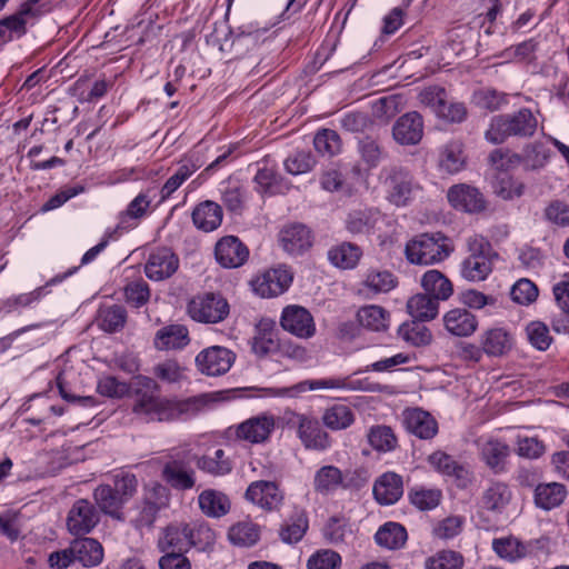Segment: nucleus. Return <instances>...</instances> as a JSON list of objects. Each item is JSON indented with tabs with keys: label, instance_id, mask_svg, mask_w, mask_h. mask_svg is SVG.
<instances>
[{
	"label": "nucleus",
	"instance_id": "f257e3e1",
	"mask_svg": "<svg viewBox=\"0 0 569 569\" xmlns=\"http://www.w3.org/2000/svg\"><path fill=\"white\" fill-rule=\"evenodd\" d=\"M154 379L138 376L134 381V402L132 412L146 422L172 421L187 413H194L209 403L208 395L191 397L183 401L161 398Z\"/></svg>",
	"mask_w": 569,
	"mask_h": 569
},
{
	"label": "nucleus",
	"instance_id": "f03ea898",
	"mask_svg": "<svg viewBox=\"0 0 569 569\" xmlns=\"http://www.w3.org/2000/svg\"><path fill=\"white\" fill-rule=\"evenodd\" d=\"M537 126L538 121L533 113L529 109L522 108L513 113L493 116L485 132V138L492 144H501L510 137H532Z\"/></svg>",
	"mask_w": 569,
	"mask_h": 569
},
{
	"label": "nucleus",
	"instance_id": "7ed1b4c3",
	"mask_svg": "<svg viewBox=\"0 0 569 569\" xmlns=\"http://www.w3.org/2000/svg\"><path fill=\"white\" fill-rule=\"evenodd\" d=\"M452 251L449 239L440 232L422 233L406 246V257L415 264H433L442 261Z\"/></svg>",
	"mask_w": 569,
	"mask_h": 569
},
{
	"label": "nucleus",
	"instance_id": "20e7f679",
	"mask_svg": "<svg viewBox=\"0 0 569 569\" xmlns=\"http://www.w3.org/2000/svg\"><path fill=\"white\" fill-rule=\"evenodd\" d=\"M468 257L461 262V277L468 281H482L492 271V249L482 236L473 234L467 239Z\"/></svg>",
	"mask_w": 569,
	"mask_h": 569
},
{
	"label": "nucleus",
	"instance_id": "39448f33",
	"mask_svg": "<svg viewBox=\"0 0 569 569\" xmlns=\"http://www.w3.org/2000/svg\"><path fill=\"white\" fill-rule=\"evenodd\" d=\"M381 174L385 176L387 200L396 207L408 206L416 188L411 173L402 167L391 166L385 168Z\"/></svg>",
	"mask_w": 569,
	"mask_h": 569
},
{
	"label": "nucleus",
	"instance_id": "423d86ee",
	"mask_svg": "<svg viewBox=\"0 0 569 569\" xmlns=\"http://www.w3.org/2000/svg\"><path fill=\"white\" fill-rule=\"evenodd\" d=\"M188 313L199 322L217 323L229 315V303L219 293L198 295L190 300Z\"/></svg>",
	"mask_w": 569,
	"mask_h": 569
},
{
	"label": "nucleus",
	"instance_id": "0eeeda50",
	"mask_svg": "<svg viewBox=\"0 0 569 569\" xmlns=\"http://www.w3.org/2000/svg\"><path fill=\"white\" fill-rule=\"evenodd\" d=\"M244 499L264 511H278L284 502V491L276 481L257 480L248 486Z\"/></svg>",
	"mask_w": 569,
	"mask_h": 569
},
{
	"label": "nucleus",
	"instance_id": "6e6552de",
	"mask_svg": "<svg viewBox=\"0 0 569 569\" xmlns=\"http://www.w3.org/2000/svg\"><path fill=\"white\" fill-rule=\"evenodd\" d=\"M274 427L276 421L273 416L262 413L251 417L234 427H230L228 432L234 436L237 440L256 445L266 442L274 430Z\"/></svg>",
	"mask_w": 569,
	"mask_h": 569
},
{
	"label": "nucleus",
	"instance_id": "1a4fd4ad",
	"mask_svg": "<svg viewBox=\"0 0 569 569\" xmlns=\"http://www.w3.org/2000/svg\"><path fill=\"white\" fill-rule=\"evenodd\" d=\"M236 360L233 351L221 346H211L196 357L198 370L206 376L218 377L228 372Z\"/></svg>",
	"mask_w": 569,
	"mask_h": 569
},
{
	"label": "nucleus",
	"instance_id": "9d476101",
	"mask_svg": "<svg viewBox=\"0 0 569 569\" xmlns=\"http://www.w3.org/2000/svg\"><path fill=\"white\" fill-rule=\"evenodd\" d=\"M313 233L303 223H290L278 233V242L284 252L292 257H300L313 246Z\"/></svg>",
	"mask_w": 569,
	"mask_h": 569
},
{
	"label": "nucleus",
	"instance_id": "9b49d317",
	"mask_svg": "<svg viewBox=\"0 0 569 569\" xmlns=\"http://www.w3.org/2000/svg\"><path fill=\"white\" fill-rule=\"evenodd\" d=\"M447 199L452 209L465 213H479L487 209L483 194L473 186L458 183L447 191Z\"/></svg>",
	"mask_w": 569,
	"mask_h": 569
},
{
	"label": "nucleus",
	"instance_id": "f8f14e48",
	"mask_svg": "<svg viewBox=\"0 0 569 569\" xmlns=\"http://www.w3.org/2000/svg\"><path fill=\"white\" fill-rule=\"evenodd\" d=\"M100 515L87 499L77 500L68 512L67 528L73 536H83L99 523Z\"/></svg>",
	"mask_w": 569,
	"mask_h": 569
},
{
	"label": "nucleus",
	"instance_id": "ddd939ff",
	"mask_svg": "<svg viewBox=\"0 0 569 569\" xmlns=\"http://www.w3.org/2000/svg\"><path fill=\"white\" fill-rule=\"evenodd\" d=\"M291 282V272L286 268L279 267L257 276L251 281V286L253 291L261 298H271L282 295L290 287Z\"/></svg>",
	"mask_w": 569,
	"mask_h": 569
},
{
	"label": "nucleus",
	"instance_id": "4468645a",
	"mask_svg": "<svg viewBox=\"0 0 569 569\" xmlns=\"http://www.w3.org/2000/svg\"><path fill=\"white\" fill-rule=\"evenodd\" d=\"M515 345L512 332L506 327H490L479 336V346L488 357H503Z\"/></svg>",
	"mask_w": 569,
	"mask_h": 569
},
{
	"label": "nucleus",
	"instance_id": "2eb2a0df",
	"mask_svg": "<svg viewBox=\"0 0 569 569\" xmlns=\"http://www.w3.org/2000/svg\"><path fill=\"white\" fill-rule=\"evenodd\" d=\"M281 327L299 337L310 338L316 332V326L311 313L303 307L300 306H288L283 309L281 319Z\"/></svg>",
	"mask_w": 569,
	"mask_h": 569
},
{
	"label": "nucleus",
	"instance_id": "dca6fc26",
	"mask_svg": "<svg viewBox=\"0 0 569 569\" xmlns=\"http://www.w3.org/2000/svg\"><path fill=\"white\" fill-rule=\"evenodd\" d=\"M512 500L510 487L502 481H490L479 498V508L491 515H502Z\"/></svg>",
	"mask_w": 569,
	"mask_h": 569
},
{
	"label": "nucleus",
	"instance_id": "f3484780",
	"mask_svg": "<svg viewBox=\"0 0 569 569\" xmlns=\"http://www.w3.org/2000/svg\"><path fill=\"white\" fill-rule=\"evenodd\" d=\"M179 267L178 257L168 248H160L151 252L146 266V276L153 281L170 278Z\"/></svg>",
	"mask_w": 569,
	"mask_h": 569
},
{
	"label": "nucleus",
	"instance_id": "a211bd4d",
	"mask_svg": "<svg viewBox=\"0 0 569 569\" xmlns=\"http://www.w3.org/2000/svg\"><path fill=\"white\" fill-rule=\"evenodd\" d=\"M392 136L402 146L419 143L423 136L422 117L416 111L405 113L395 122Z\"/></svg>",
	"mask_w": 569,
	"mask_h": 569
},
{
	"label": "nucleus",
	"instance_id": "6ab92c4d",
	"mask_svg": "<svg viewBox=\"0 0 569 569\" xmlns=\"http://www.w3.org/2000/svg\"><path fill=\"white\" fill-rule=\"evenodd\" d=\"M481 460L495 473L505 469L506 460L509 457L510 448L503 441L487 437L479 438L476 442Z\"/></svg>",
	"mask_w": 569,
	"mask_h": 569
},
{
	"label": "nucleus",
	"instance_id": "aec40b11",
	"mask_svg": "<svg viewBox=\"0 0 569 569\" xmlns=\"http://www.w3.org/2000/svg\"><path fill=\"white\" fill-rule=\"evenodd\" d=\"M214 254L222 267L238 268L247 261L249 250L237 237L228 236L217 242Z\"/></svg>",
	"mask_w": 569,
	"mask_h": 569
},
{
	"label": "nucleus",
	"instance_id": "412c9836",
	"mask_svg": "<svg viewBox=\"0 0 569 569\" xmlns=\"http://www.w3.org/2000/svg\"><path fill=\"white\" fill-rule=\"evenodd\" d=\"M298 419V437L307 449L326 450L330 447V438L322 430L319 421L303 415L297 416Z\"/></svg>",
	"mask_w": 569,
	"mask_h": 569
},
{
	"label": "nucleus",
	"instance_id": "4be33fe9",
	"mask_svg": "<svg viewBox=\"0 0 569 569\" xmlns=\"http://www.w3.org/2000/svg\"><path fill=\"white\" fill-rule=\"evenodd\" d=\"M162 478L177 490H189L196 485V471L183 460L173 459L166 462Z\"/></svg>",
	"mask_w": 569,
	"mask_h": 569
},
{
	"label": "nucleus",
	"instance_id": "5701e85b",
	"mask_svg": "<svg viewBox=\"0 0 569 569\" xmlns=\"http://www.w3.org/2000/svg\"><path fill=\"white\" fill-rule=\"evenodd\" d=\"M446 330L455 337H470L478 328L477 317L465 308H455L443 316Z\"/></svg>",
	"mask_w": 569,
	"mask_h": 569
},
{
	"label": "nucleus",
	"instance_id": "b1692460",
	"mask_svg": "<svg viewBox=\"0 0 569 569\" xmlns=\"http://www.w3.org/2000/svg\"><path fill=\"white\" fill-rule=\"evenodd\" d=\"M402 493V478L395 472H386L375 482L373 496L380 505H393L401 498Z\"/></svg>",
	"mask_w": 569,
	"mask_h": 569
},
{
	"label": "nucleus",
	"instance_id": "393cba45",
	"mask_svg": "<svg viewBox=\"0 0 569 569\" xmlns=\"http://www.w3.org/2000/svg\"><path fill=\"white\" fill-rule=\"evenodd\" d=\"M407 430L421 439H431L438 432V423L435 418L421 409H409L405 413Z\"/></svg>",
	"mask_w": 569,
	"mask_h": 569
},
{
	"label": "nucleus",
	"instance_id": "a878e982",
	"mask_svg": "<svg viewBox=\"0 0 569 569\" xmlns=\"http://www.w3.org/2000/svg\"><path fill=\"white\" fill-rule=\"evenodd\" d=\"M189 523H171L162 532L158 540L161 551L187 552L190 549Z\"/></svg>",
	"mask_w": 569,
	"mask_h": 569
},
{
	"label": "nucleus",
	"instance_id": "bb28decb",
	"mask_svg": "<svg viewBox=\"0 0 569 569\" xmlns=\"http://www.w3.org/2000/svg\"><path fill=\"white\" fill-rule=\"evenodd\" d=\"M252 351L259 356H267L278 348V338L274 322L269 319H261L254 330L251 342Z\"/></svg>",
	"mask_w": 569,
	"mask_h": 569
},
{
	"label": "nucleus",
	"instance_id": "cd10ccee",
	"mask_svg": "<svg viewBox=\"0 0 569 569\" xmlns=\"http://www.w3.org/2000/svg\"><path fill=\"white\" fill-rule=\"evenodd\" d=\"M198 505L203 515L210 518H221L231 508L230 499L226 493L216 489H206L198 496Z\"/></svg>",
	"mask_w": 569,
	"mask_h": 569
},
{
	"label": "nucleus",
	"instance_id": "c85d7f7f",
	"mask_svg": "<svg viewBox=\"0 0 569 569\" xmlns=\"http://www.w3.org/2000/svg\"><path fill=\"white\" fill-rule=\"evenodd\" d=\"M194 461L199 470L213 477H223L232 470V461L223 449L196 457Z\"/></svg>",
	"mask_w": 569,
	"mask_h": 569
},
{
	"label": "nucleus",
	"instance_id": "c756f323",
	"mask_svg": "<svg viewBox=\"0 0 569 569\" xmlns=\"http://www.w3.org/2000/svg\"><path fill=\"white\" fill-rule=\"evenodd\" d=\"M257 190L262 194H283L291 188L289 181L281 177L273 168L263 167L254 176Z\"/></svg>",
	"mask_w": 569,
	"mask_h": 569
},
{
	"label": "nucleus",
	"instance_id": "7c9ffc66",
	"mask_svg": "<svg viewBox=\"0 0 569 569\" xmlns=\"http://www.w3.org/2000/svg\"><path fill=\"white\" fill-rule=\"evenodd\" d=\"M76 560L84 567H96L103 559V548L93 538L76 539L71 542Z\"/></svg>",
	"mask_w": 569,
	"mask_h": 569
},
{
	"label": "nucleus",
	"instance_id": "2f4dec72",
	"mask_svg": "<svg viewBox=\"0 0 569 569\" xmlns=\"http://www.w3.org/2000/svg\"><path fill=\"white\" fill-rule=\"evenodd\" d=\"M421 286L426 295H429L438 301L449 299L453 292L451 281L436 269L425 272L421 278Z\"/></svg>",
	"mask_w": 569,
	"mask_h": 569
},
{
	"label": "nucleus",
	"instance_id": "473e14b6",
	"mask_svg": "<svg viewBox=\"0 0 569 569\" xmlns=\"http://www.w3.org/2000/svg\"><path fill=\"white\" fill-rule=\"evenodd\" d=\"M93 499L103 513L118 520L122 519L121 509L124 502L112 489L111 485L98 486L93 491Z\"/></svg>",
	"mask_w": 569,
	"mask_h": 569
},
{
	"label": "nucleus",
	"instance_id": "72a5a7b5",
	"mask_svg": "<svg viewBox=\"0 0 569 569\" xmlns=\"http://www.w3.org/2000/svg\"><path fill=\"white\" fill-rule=\"evenodd\" d=\"M407 539L408 535L406 528L393 521L382 525L375 535L377 545L389 550L402 548Z\"/></svg>",
	"mask_w": 569,
	"mask_h": 569
},
{
	"label": "nucleus",
	"instance_id": "f704fd0d",
	"mask_svg": "<svg viewBox=\"0 0 569 569\" xmlns=\"http://www.w3.org/2000/svg\"><path fill=\"white\" fill-rule=\"evenodd\" d=\"M439 166L448 173H457L466 166L463 144L459 140L447 142L440 150Z\"/></svg>",
	"mask_w": 569,
	"mask_h": 569
},
{
	"label": "nucleus",
	"instance_id": "c9c22d12",
	"mask_svg": "<svg viewBox=\"0 0 569 569\" xmlns=\"http://www.w3.org/2000/svg\"><path fill=\"white\" fill-rule=\"evenodd\" d=\"M189 343L188 330L181 325H171L160 329L154 338L159 350L181 349Z\"/></svg>",
	"mask_w": 569,
	"mask_h": 569
},
{
	"label": "nucleus",
	"instance_id": "e433bc0d",
	"mask_svg": "<svg viewBox=\"0 0 569 569\" xmlns=\"http://www.w3.org/2000/svg\"><path fill=\"white\" fill-rule=\"evenodd\" d=\"M389 312L377 305L363 306L357 311L359 325L371 331H385L389 326Z\"/></svg>",
	"mask_w": 569,
	"mask_h": 569
},
{
	"label": "nucleus",
	"instance_id": "4c0bfd02",
	"mask_svg": "<svg viewBox=\"0 0 569 569\" xmlns=\"http://www.w3.org/2000/svg\"><path fill=\"white\" fill-rule=\"evenodd\" d=\"M407 309L413 319L429 321L437 317L439 312V301L429 295L418 293L408 300Z\"/></svg>",
	"mask_w": 569,
	"mask_h": 569
},
{
	"label": "nucleus",
	"instance_id": "58836bf2",
	"mask_svg": "<svg viewBox=\"0 0 569 569\" xmlns=\"http://www.w3.org/2000/svg\"><path fill=\"white\" fill-rule=\"evenodd\" d=\"M309 528V520L303 510H297L280 528L279 536L284 543H297L306 535Z\"/></svg>",
	"mask_w": 569,
	"mask_h": 569
},
{
	"label": "nucleus",
	"instance_id": "ea45409f",
	"mask_svg": "<svg viewBox=\"0 0 569 569\" xmlns=\"http://www.w3.org/2000/svg\"><path fill=\"white\" fill-rule=\"evenodd\" d=\"M396 278L387 270H370L362 281L360 292L370 298V295L386 293L396 287Z\"/></svg>",
	"mask_w": 569,
	"mask_h": 569
},
{
	"label": "nucleus",
	"instance_id": "a19ab883",
	"mask_svg": "<svg viewBox=\"0 0 569 569\" xmlns=\"http://www.w3.org/2000/svg\"><path fill=\"white\" fill-rule=\"evenodd\" d=\"M566 496V487L558 482L541 483L535 490L536 505L545 510L560 506Z\"/></svg>",
	"mask_w": 569,
	"mask_h": 569
},
{
	"label": "nucleus",
	"instance_id": "79ce46f5",
	"mask_svg": "<svg viewBox=\"0 0 569 569\" xmlns=\"http://www.w3.org/2000/svg\"><path fill=\"white\" fill-rule=\"evenodd\" d=\"M200 167L201 163L192 158L181 160L174 173L162 186L160 190L161 199L169 198Z\"/></svg>",
	"mask_w": 569,
	"mask_h": 569
},
{
	"label": "nucleus",
	"instance_id": "37998d69",
	"mask_svg": "<svg viewBox=\"0 0 569 569\" xmlns=\"http://www.w3.org/2000/svg\"><path fill=\"white\" fill-rule=\"evenodd\" d=\"M44 10L42 7H32L28 2H23L17 13L4 18L1 24L7 29L17 32L19 36L26 33V24L30 20H34L42 16Z\"/></svg>",
	"mask_w": 569,
	"mask_h": 569
},
{
	"label": "nucleus",
	"instance_id": "c03bdc74",
	"mask_svg": "<svg viewBox=\"0 0 569 569\" xmlns=\"http://www.w3.org/2000/svg\"><path fill=\"white\" fill-rule=\"evenodd\" d=\"M362 252L356 244L343 242L328 251L332 264L341 269H352L359 262Z\"/></svg>",
	"mask_w": 569,
	"mask_h": 569
},
{
	"label": "nucleus",
	"instance_id": "a18cd8bd",
	"mask_svg": "<svg viewBox=\"0 0 569 569\" xmlns=\"http://www.w3.org/2000/svg\"><path fill=\"white\" fill-rule=\"evenodd\" d=\"M355 421L352 409L346 405L337 403L327 408L322 415L323 425L331 430H343Z\"/></svg>",
	"mask_w": 569,
	"mask_h": 569
},
{
	"label": "nucleus",
	"instance_id": "49530a36",
	"mask_svg": "<svg viewBox=\"0 0 569 569\" xmlns=\"http://www.w3.org/2000/svg\"><path fill=\"white\" fill-rule=\"evenodd\" d=\"M422 322L415 319L402 323L398 329L399 337L416 347L429 345L432 340V333Z\"/></svg>",
	"mask_w": 569,
	"mask_h": 569
},
{
	"label": "nucleus",
	"instance_id": "de8ad7c7",
	"mask_svg": "<svg viewBox=\"0 0 569 569\" xmlns=\"http://www.w3.org/2000/svg\"><path fill=\"white\" fill-rule=\"evenodd\" d=\"M342 483V472L335 466H323L315 475L313 488L317 492L328 495Z\"/></svg>",
	"mask_w": 569,
	"mask_h": 569
},
{
	"label": "nucleus",
	"instance_id": "09e8293b",
	"mask_svg": "<svg viewBox=\"0 0 569 569\" xmlns=\"http://www.w3.org/2000/svg\"><path fill=\"white\" fill-rule=\"evenodd\" d=\"M127 322V311L122 306L113 305L99 310L98 325L107 332L121 330Z\"/></svg>",
	"mask_w": 569,
	"mask_h": 569
},
{
	"label": "nucleus",
	"instance_id": "8fccbe9b",
	"mask_svg": "<svg viewBox=\"0 0 569 569\" xmlns=\"http://www.w3.org/2000/svg\"><path fill=\"white\" fill-rule=\"evenodd\" d=\"M228 538L236 546H253L260 538V527L251 521L238 522L229 529Z\"/></svg>",
	"mask_w": 569,
	"mask_h": 569
},
{
	"label": "nucleus",
	"instance_id": "3c124183",
	"mask_svg": "<svg viewBox=\"0 0 569 569\" xmlns=\"http://www.w3.org/2000/svg\"><path fill=\"white\" fill-rule=\"evenodd\" d=\"M492 549L500 558L511 562L527 555V547L513 537L493 539Z\"/></svg>",
	"mask_w": 569,
	"mask_h": 569
},
{
	"label": "nucleus",
	"instance_id": "603ef678",
	"mask_svg": "<svg viewBox=\"0 0 569 569\" xmlns=\"http://www.w3.org/2000/svg\"><path fill=\"white\" fill-rule=\"evenodd\" d=\"M368 441L377 451H391L397 446V438L388 426L371 427L368 432Z\"/></svg>",
	"mask_w": 569,
	"mask_h": 569
},
{
	"label": "nucleus",
	"instance_id": "864d4df0",
	"mask_svg": "<svg viewBox=\"0 0 569 569\" xmlns=\"http://www.w3.org/2000/svg\"><path fill=\"white\" fill-rule=\"evenodd\" d=\"M316 150L322 154L332 157L341 150V139L339 134L331 129L318 131L313 139Z\"/></svg>",
	"mask_w": 569,
	"mask_h": 569
},
{
	"label": "nucleus",
	"instance_id": "5fc2aeb1",
	"mask_svg": "<svg viewBox=\"0 0 569 569\" xmlns=\"http://www.w3.org/2000/svg\"><path fill=\"white\" fill-rule=\"evenodd\" d=\"M156 378L166 383H178L186 379V369L174 359H167L153 367Z\"/></svg>",
	"mask_w": 569,
	"mask_h": 569
},
{
	"label": "nucleus",
	"instance_id": "6e6d98bb",
	"mask_svg": "<svg viewBox=\"0 0 569 569\" xmlns=\"http://www.w3.org/2000/svg\"><path fill=\"white\" fill-rule=\"evenodd\" d=\"M522 162L527 169L538 170L546 166L550 158V150L541 142L529 143L523 149Z\"/></svg>",
	"mask_w": 569,
	"mask_h": 569
},
{
	"label": "nucleus",
	"instance_id": "4d7b16f0",
	"mask_svg": "<svg viewBox=\"0 0 569 569\" xmlns=\"http://www.w3.org/2000/svg\"><path fill=\"white\" fill-rule=\"evenodd\" d=\"M526 335L529 343L540 351L547 350L552 342L549 328L542 321L537 320L529 322L526 326Z\"/></svg>",
	"mask_w": 569,
	"mask_h": 569
},
{
	"label": "nucleus",
	"instance_id": "13d9d810",
	"mask_svg": "<svg viewBox=\"0 0 569 569\" xmlns=\"http://www.w3.org/2000/svg\"><path fill=\"white\" fill-rule=\"evenodd\" d=\"M441 491L439 489H427L417 487L409 491L410 502L419 510H431L436 508L441 500Z\"/></svg>",
	"mask_w": 569,
	"mask_h": 569
},
{
	"label": "nucleus",
	"instance_id": "bf43d9fd",
	"mask_svg": "<svg viewBox=\"0 0 569 569\" xmlns=\"http://www.w3.org/2000/svg\"><path fill=\"white\" fill-rule=\"evenodd\" d=\"M463 557L453 550H441L426 560V569H461Z\"/></svg>",
	"mask_w": 569,
	"mask_h": 569
},
{
	"label": "nucleus",
	"instance_id": "052dcab7",
	"mask_svg": "<svg viewBox=\"0 0 569 569\" xmlns=\"http://www.w3.org/2000/svg\"><path fill=\"white\" fill-rule=\"evenodd\" d=\"M190 548L207 550L216 542V532L204 522L189 523Z\"/></svg>",
	"mask_w": 569,
	"mask_h": 569
},
{
	"label": "nucleus",
	"instance_id": "680f3d73",
	"mask_svg": "<svg viewBox=\"0 0 569 569\" xmlns=\"http://www.w3.org/2000/svg\"><path fill=\"white\" fill-rule=\"evenodd\" d=\"M77 270V268L70 269L67 272L62 274H57L53 278H51L44 286L38 287L34 290L27 292V293H20L14 296L16 302L18 303L19 308H26L31 306L34 302H38L46 293V289L50 286L58 284L62 282L64 279H67L69 276L73 274V272Z\"/></svg>",
	"mask_w": 569,
	"mask_h": 569
},
{
	"label": "nucleus",
	"instance_id": "e2e57ef3",
	"mask_svg": "<svg viewBox=\"0 0 569 569\" xmlns=\"http://www.w3.org/2000/svg\"><path fill=\"white\" fill-rule=\"evenodd\" d=\"M112 489L127 503L138 490V479L133 473L120 471L112 477Z\"/></svg>",
	"mask_w": 569,
	"mask_h": 569
},
{
	"label": "nucleus",
	"instance_id": "0e129e2a",
	"mask_svg": "<svg viewBox=\"0 0 569 569\" xmlns=\"http://www.w3.org/2000/svg\"><path fill=\"white\" fill-rule=\"evenodd\" d=\"M340 565V555L331 549L318 550L307 561L308 569H338Z\"/></svg>",
	"mask_w": 569,
	"mask_h": 569
},
{
	"label": "nucleus",
	"instance_id": "69168bd1",
	"mask_svg": "<svg viewBox=\"0 0 569 569\" xmlns=\"http://www.w3.org/2000/svg\"><path fill=\"white\" fill-rule=\"evenodd\" d=\"M489 161L495 169L509 171L522 163V157L508 149H496L490 153Z\"/></svg>",
	"mask_w": 569,
	"mask_h": 569
},
{
	"label": "nucleus",
	"instance_id": "338daca9",
	"mask_svg": "<svg viewBox=\"0 0 569 569\" xmlns=\"http://www.w3.org/2000/svg\"><path fill=\"white\" fill-rule=\"evenodd\" d=\"M126 300L134 308H140L150 299V289L143 280L132 281L124 287Z\"/></svg>",
	"mask_w": 569,
	"mask_h": 569
},
{
	"label": "nucleus",
	"instance_id": "774afa93",
	"mask_svg": "<svg viewBox=\"0 0 569 569\" xmlns=\"http://www.w3.org/2000/svg\"><path fill=\"white\" fill-rule=\"evenodd\" d=\"M316 163L313 156L307 151H298L284 161L286 170L291 174H302L310 171Z\"/></svg>",
	"mask_w": 569,
	"mask_h": 569
}]
</instances>
